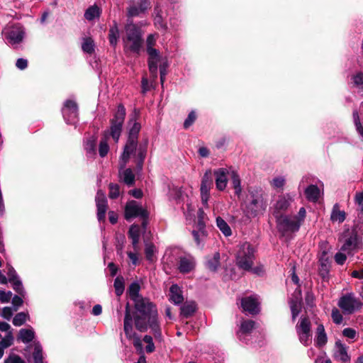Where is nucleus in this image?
Segmentation results:
<instances>
[{
    "instance_id": "6e6552de",
    "label": "nucleus",
    "mask_w": 363,
    "mask_h": 363,
    "mask_svg": "<svg viewBox=\"0 0 363 363\" xmlns=\"http://www.w3.org/2000/svg\"><path fill=\"white\" fill-rule=\"evenodd\" d=\"M276 218L278 230L284 236H288L290 233L297 232L301 225L298 217L276 216Z\"/></svg>"
},
{
    "instance_id": "c9c22d12",
    "label": "nucleus",
    "mask_w": 363,
    "mask_h": 363,
    "mask_svg": "<svg viewBox=\"0 0 363 363\" xmlns=\"http://www.w3.org/2000/svg\"><path fill=\"white\" fill-rule=\"evenodd\" d=\"M220 256L219 252H215L211 257H209L206 262V266L211 271L215 272L220 266Z\"/></svg>"
},
{
    "instance_id": "2f4dec72",
    "label": "nucleus",
    "mask_w": 363,
    "mask_h": 363,
    "mask_svg": "<svg viewBox=\"0 0 363 363\" xmlns=\"http://www.w3.org/2000/svg\"><path fill=\"white\" fill-rule=\"evenodd\" d=\"M119 165H121L120 163ZM125 167V166L123 168L121 167V166H120L119 175L124 182V183H125L128 186H131L135 182V174L131 169H126L123 171H121Z\"/></svg>"
},
{
    "instance_id": "bf43d9fd",
    "label": "nucleus",
    "mask_w": 363,
    "mask_h": 363,
    "mask_svg": "<svg viewBox=\"0 0 363 363\" xmlns=\"http://www.w3.org/2000/svg\"><path fill=\"white\" fill-rule=\"evenodd\" d=\"M154 16V23H155V26L158 29H162L164 30H166L167 26L163 22L162 16L158 15V16Z\"/></svg>"
},
{
    "instance_id": "a19ab883",
    "label": "nucleus",
    "mask_w": 363,
    "mask_h": 363,
    "mask_svg": "<svg viewBox=\"0 0 363 363\" xmlns=\"http://www.w3.org/2000/svg\"><path fill=\"white\" fill-rule=\"evenodd\" d=\"M34 363H43V349L39 342H34V352L33 353Z\"/></svg>"
},
{
    "instance_id": "774afa93",
    "label": "nucleus",
    "mask_w": 363,
    "mask_h": 363,
    "mask_svg": "<svg viewBox=\"0 0 363 363\" xmlns=\"http://www.w3.org/2000/svg\"><path fill=\"white\" fill-rule=\"evenodd\" d=\"M5 363H25V362L18 355H10Z\"/></svg>"
},
{
    "instance_id": "864d4df0",
    "label": "nucleus",
    "mask_w": 363,
    "mask_h": 363,
    "mask_svg": "<svg viewBox=\"0 0 363 363\" xmlns=\"http://www.w3.org/2000/svg\"><path fill=\"white\" fill-rule=\"evenodd\" d=\"M155 252V247L154 246V245L147 243L145 245V252L147 259H148L149 261H152Z\"/></svg>"
},
{
    "instance_id": "603ef678",
    "label": "nucleus",
    "mask_w": 363,
    "mask_h": 363,
    "mask_svg": "<svg viewBox=\"0 0 363 363\" xmlns=\"http://www.w3.org/2000/svg\"><path fill=\"white\" fill-rule=\"evenodd\" d=\"M143 341L147 344L145 348L147 353H152L155 351V345L152 341V337L150 335H145L143 337Z\"/></svg>"
},
{
    "instance_id": "37998d69",
    "label": "nucleus",
    "mask_w": 363,
    "mask_h": 363,
    "mask_svg": "<svg viewBox=\"0 0 363 363\" xmlns=\"http://www.w3.org/2000/svg\"><path fill=\"white\" fill-rule=\"evenodd\" d=\"M352 117L356 130L361 137L362 140H363V126L361 123L359 116L357 111H353Z\"/></svg>"
},
{
    "instance_id": "79ce46f5",
    "label": "nucleus",
    "mask_w": 363,
    "mask_h": 363,
    "mask_svg": "<svg viewBox=\"0 0 363 363\" xmlns=\"http://www.w3.org/2000/svg\"><path fill=\"white\" fill-rule=\"evenodd\" d=\"M28 320H29V315L28 313L21 312L17 313L13 319V324L15 326H21L23 325Z\"/></svg>"
},
{
    "instance_id": "69168bd1",
    "label": "nucleus",
    "mask_w": 363,
    "mask_h": 363,
    "mask_svg": "<svg viewBox=\"0 0 363 363\" xmlns=\"http://www.w3.org/2000/svg\"><path fill=\"white\" fill-rule=\"evenodd\" d=\"M354 83L359 88L363 89V73H357L353 77Z\"/></svg>"
},
{
    "instance_id": "ea45409f",
    "label": "nucleus",
    "mask_w": 363,
    "mask_h": 363,
    "mask_svg": "<svg viewBox=\"0 0 363 363\" xmlns=\"http://www.w3.org/2000/svg\"><path fill=\"white\" fill-rule=\"evenodd\" d=\"M14 337L13 335V331H9L6 335L0 341V347L4 351V349H6L11 346L13 343Z\"/></svg>"
},
{
    "instance_id": "4c0bfd02",
    "label": "nucleus",
    "mask_w": 363,
    "mask_h": 363,
    "mask_svg": "<svg viewBox=\"0 0 363 363\" xmlns=\"http://www.w3.org/2000/svg\"><path fill=\"white\" fill-rule=\"evenodd\" d=\"M216 225L223 234L228 237L231 235L232 231L229 225L220 217H217Z\"/></svg>"
},
{
    "instance_id": "c85d7f7f",
    "label": "nucleus",
    "mask_w": 363,
    "mask_h": 363,
    "mask_svg": "<svg viewBox=\"0 0 363 363\" xmlns=\"http://www.w3.org/2000/svg\"><path fill=\"white\" fill-rule=\"evenodd\" d=\"M192 235L196 246L199 248H203L208 236L206 230H198L194 229L192 230Z\"/></svg>"
},
{
    "instance_id": "39448f33",
    "label": "nucleus",
    "mask_w": 363,
    "mask_h": 363,
    "mask_svg": "<svg viewBox=\"0 0 363 363\" xmlns=\"http://www.w3.org/2000/svg\"><path fill=\"white\" fill-rule=\"evenodd\" d=\"M255 250L249 242L239 245L236 254V264L239 268L249 271L251 269L255 259Z\"/></svg>"
},
{
    "instance_id": "3c124183",
    "label": "nucleus",
    "mask_w": 363,
    "mask_h": 363,
    "mask_svg": "<svg viewBox=\"0 0 363 363\" xmlns=\"http://www.w3.org/2000/svg\"><path fill=\"white\" fill-rule=\"evenodd\" d=\"M342 335L350 340H355L357 337V332L352 328H346L342 330Z\"/></svg>"
},
{
    "instance_id": "58836bf2",
    "label": "nucleus",
    "mask_w": 363,
    "mask_h": 363,
    "mask_svg": "<svg viewBox=\"0 0 363 363\" xmlns=\"http://www.w3.org/2000/svg\"><path fill=\"white\" fill-rule=\"evenodd\" d=\"M101 13V9L99 6L94 5L90 6L85 12L84 17L89 21H91L99 17Z\"/></svg>"
},
{
    "instance_id": "9b49d317",
    "label": "nucleus",
    "mask_w": 363,
    "mask_h": 363,
    "mask_svg": "<svg viewBox=\"0 0 363 363\" xmlns=\"http://www.w3.org/2000/svg\"><path fill=\"white\" fill-rule=\"evenodd\" d=\"M151 8L150 0H133L127 9L128 15L130 17L141 16Z\"/></svg>"
},
{
    "instance_id": "cd10ccee",
    "label": "nucleus",
    "mask_w": 363,
    "mask_h": 363,
    "mask_svg": "<svg viewBox=\"0 0 363 363\" xmlns=\"http://www.w3.org/2000/svg\"><path fill=\"white\" fill-rule=\"evenodd\" d=\"M328 342V337L325 331V328L323 324H320L318 325L316 332H315V345L321 347L324 346Z\"/></svg>"
},
{
    "instance_id": "72a5a7b5",
    "label": "nucleus",
    "mask_w": 363,
    "mask_h": 363,
    "mask_svg": "<svg viewBox=\"0 0 363 363\" xmlns=\"http://www.w3.org/2000/svg\"><path fill=\"white\" fill-rule=\"evenodd\" d=\"M255 323L252 320H243L241 323L240 330L238 333V335L240 340L244 339V335H247L255 328Z\"/></svg>"
},
{
    "instance_id": "f704fd0d",
    "label": "nucleus",
    "mask_w": 363,
    "mask_h": 363,
    "mask_svg": "<svg viewBox=\"0 0 363 363\" xmlns=\"http://www.w3.org/2000/svg\"><path fill=\"white\" fill-rule=\"evenodd\" d=\"M231 182L233 184V187L235 190V195L239 198L242 193V186H241V181L238 174L232 171L230 172Z\"/></svg>"
},
{
    "instance_id": "473e14b6",
    "label": "nucleus",
    "mask_w": 363,
    "mask_h": 363,
    "mask_svg": "<svg viewBox=\"0 0 363 363\" xmlns=\"http://www.w3.org/2000/svg\"><path fill=\"white\" fill-rule=\"evenodd\" d=\"M326 254L323 252V255L320 258V267L319 274L323 279H325L328 277L330 271V262L328 257H325Z\"/></svg>"
},
{
    "instance_id": "e433bc0d",
    "label": "nucleus",
    "mask_w": 363,
    "mask_h": 363,
    "mask_svg": "<svg viewBox=\"0 0 363 363\" xmlns=\"http://www.w3.org/2000/svg\"><path fill=\"white\" fill-rule=\"evenodd\" d=\"M196 308V305L195 302H186L181 308V314L183 316L188 318L195 312Z\"/></svg>"
},
{
    "instance_id": "1a4fd4ad",
    "label": "nucleus",
    "mask_w": 363,
    "mask_h": 363,
    "mask_svg": "<svg viewBox=\"0 0 363 363\" xmlns=\"http://www.w3.org/2000/svg\"><path fill=\"white\" fill-rule=\"evenodd\" d=\"M296 331L301 344L308 346L312 341L311 320L307 317H301L296 325Z\"/></svg>"
},
{
    "instance_id": "412c9836",
    "label": "nucleus",
    "mask_w": 363,
    "mask_h": 363,
    "mask_svg": "<svg viewBox=\"0 0 363 363\" xmlns=\"http://www.w3.org/2000/svg\"><path fill=\"white\" fill-rule=\"evenodd\" d=\"M301 290H296L294 293V297L289 301V306L291 312L292 320L294 321L301 312Z\"/></svg>"
},
{
    "instance_id": "a18cd8bd",
    "label": "nucleus",
    "mask_w": 363,
    "mask_h": 363,
    "mask_svg": "<svg viewBox=\"0 0 363 363\" xmlns=\"http://www.w3.org/2000/svg\"><path fill=\"white\" fill-rule=\"evenodd\" d=\"M9 282L12 284L13 290L16 293H18L21 296L24 297L26 296V291L24 290L22 281H21L20 278Z\"/></svg>"
},
{
    "instance_id": "ddd939ff",
    "label": "nucleus",
    "mask_w": 363,
    "mask_h": 363,
    "mask_svg": "<svg viewBox=\"0 0 363 363\" xmlns=\"http://www.w3.org/2000/svg\"><path fill=\"white\" fill-rule=\"evenodd\" d=\"M147 212L137 201H130L127 203L125 208V218L126 220L135 217L147 218Z\"/></svg>"
},
{
    "instance_id": "052dcab7",
    "label": "nucleus",
    "mask_w": 363,
    "mask_h": 363,
    "mask_svg": "<svg viewBox=\"0 0 363 363\" xmlns=\"http://www.w3.org/2000/svg\"><path fill=\"white\" fill-rule=\"evenodd\" d=\"M187 211L185 212L186 219H191L194 216L196 206L192 202L186 203Z\"/></svg>"
},
{
    "instance_id": "20e7f679",
    "label": "nucleus",
    "mask_w": 363,
    "mask_h": 363,
    "mask_svg": "<svg viewBox=\"0 0 363 363\" xmlns=\"http://www.w3.org/2000/svg\"><path fill=\"white\" fill-rule=\"evenodd\" d=\"M125 116V109L123 105H119L113 118L111 120L110 130L104 132V137L100 142L99 151L101 157H105L108 152L109 146L107 140L109 136H111L116 143L118 141Z\"/></svg>"
},
{
    "instance_id": "680f3d73",
    "label": "nucleus",
    "mask_w": 363,
    "mask_h": 363,
    "mask_svg": "<svg viewBox=\"0 0 363 363\" xmlns=\"http://www.w3.org/2000/svg\"><path fill=\"white\" fill-rule=\"evenodd\" d=\"M133 343L136 350L141 352L143 351V344L140 337L138 335H135L132 337Z\"/></svg>"
},
{
    "instance_id": "a878e982",
    "label": "nucleus",
    "mask_w": 363,
    "mask_h": 363,
    "mask_svg": "<svg viewBox=\"0 0 363 363\" xmlns=\"http://www.w3.org/2000/svg\"><path fill=\"white\" fill-rule=\"evenodd\" d=\"M128 235L132 240L133 250L137 251L139 249L140 236V230L139 226L136 225H131L128 231Z\"/></svg>"
},
{
    "instance_id": "338daca9",
    "label": "nucleus",
    "mask_w": 363,
    "mask_h": 363,
    "mask_svg": "<svg viewBox=\"0 0 363 363\" xmlns=\"http://www.w3.org/2000/svg\"><path fill=\"white\" fill-rule=\"evenodd\" d=\"M12 315H13V311L11 307L6 306L2 309L1 316L4 318L9 320L11 318Z\"/></svg>"
},
{
    "instance_id": "6e6d98bb",
    "label": "nucleus",
    "mask_w": 363,
    "mask_h": 363,
    "mask_svg": "<svg viewBox=\"0 0 363 363\" xmlns=\"http://www.w3.org/2000/svg\"><path fill=\"white\" fill-rule=\"evenodd\" d=\"M119 186L115 184H110L109 185V197L116 199L119 196Z\"/></svg>"
},
{
    "instance_id": "f3484780",
    "label": "nucleus",
    "mask_w": 363,
    "mask_h": 363,
    "mask_svg": "<svg viewBox=\"0 0 363 363\" xmlns=\"http://www.w3.org/2000/svg\"><path fill=\"white\" fill-rule=\"evenodd\" d=\"M149 70L154 78L157 76L158 63L160 62V55L157 50L154 48L147 49Z\"/></svg>"
},
{
    "instance_id": "4be33fe9",
    "label": "nucleus",
    "mask_w": 363,
    "mask_h": 363,
    "mask_svg": "<svg viewBox=\"0 0 363 363\" xmlns=\"http://www.w3.org/2000/svg\"><path fill=\"white\" fill-rule=\"evenodd\" d=\"M229 172L225 168H219L214 171L216 177V188L219 191H223L225 189L228 184V175Z\"/></svg>"
},
{
    "instance_id": "c03bdc74",
    "label": "nucleus",
    "mask_w": 363,
    "mask_h": 363,
    "mask_svg": "<svg viewBox=\"0 0 363 363\" xmlns=\"http://www.w3.org/2000/svg\"><path fill=\"white\" fill-rule=\"evenodd\" d=\"M119 38V30L118 26L115 24L109 30L108 38L110 44L113 46H116Z\"/></svg>"
},
{
    "instance_id": "f03ea898",
    "label": "nucleus",
    "mask_w": 363,
    "mask_h": 363,
    "mask_svg": "<svg viewBox=\"0 0 363 363\" xmlns=\"http://www.w3.org/2000/svg\"><path fill=\"white\" fill-rule=\"evenodd\" d=\"M140 130V124L134 121L129 131L128 141L120 157V164L122 168L126 165L133 152H135L137 168L139 171L143 169V162L147 154V145L145 144L137 148L138 134Z\"/></svg>"
},
{
    "instance_id": "49530a36",
    "label": "nucleus",
    "mask_w": 363,
    "mask_h": 363,
    "mask_svg": "<svg viewBox=\"0 0 363 363\" xmlns=\"http://www.w3.org/2000/svg\"><path fill=\"white\" fill-rule=\"evenodd\" d=\"M95 147H96V138L92 137L88 139L84 145V148L86 151V153L89 155H94L95 152Z\"/></svg>"
},
{
    "instance_id": "5fc2aeb1",
    "label": "nucleus",
    "mask_w": 363,
    "mask_h": 363,
    "mask_svg": "<svg viewBox=\"0 0 363 363\" xmlns=\"http://www.w3.org/2000/svg\"><path fill=\"white\" fill-rule=\"evenodd\" d=\"M7 268V276H8V281H12L13 280H15L16 279H18L19 277L18 276L16 270L14 268L9 264L6 265Z\"/></svg>"
},
{
    "instance_id": "9d476101",
    "label": "nucleus",
    "mask_w": 363,
    "mask_h": 363,
    "mask_svg": "<svg viewBox=\"0 0 363 363\" xmlns=\"http://www.w3.org/2000/svg\"><path fill=\"white\" fill-rule=\"evenodd\" d=\"M362 247V243L360 238L354 233L345 238L342 245L341 246V251L347 253L349 256L354 255Z\"/></svg>"
},
{
    "instance_id": "4468645a",
    "label": "nucleus",
    "mask_w": 363,
    "mask_h": 363,
    "mask_svg": "<svg viewBox=\"0 0 363 363\" xmlns=\"http://www.w3.org/2000/svg\"><path fill=\"white\" fill-rule=\"evenodd\" d=\"M62 115L67 123L74 124L78 116V107L75 101L67 100L62 109Z\"/></svg>"
},
{
    "instance_id": "de8ad7c7",
    "label": "nucleus",
    "mask_w": 363,
    "mask_h": 363,
    "mask_svg": "<svg viewBox=\"0 0 363 363\" xmlns=\"http://www.w3.org/2000/svg\"><path fill=\"white\" fill-rule=\"evenodd\" d=\"M114 288L116 294L118 296H120L123 294L124 291V280L123 277H118L116 278L114 281Z\"/></svg>"
},
{
    "instance_id": "393cba45",
    "label": "nucleus",
    "mask_w": 363,
    "mask_h": 363,
    "mask_svg": "<svg viewBox=\"0 0 363 363\" xmlns=\"http://www.w3.org/2000/svg\"><path fill=\"white\" fill-rule=\"evenodd\" d=\"M346 218V213L345 211L340 210L338 203L334 204L330 213V220L333 223H342Z\"/></svg>"
},
{
    "instance_id": "423d86ee",
    "label": "nucleus",
    "mask_w": 363,
    "mask_h": 363,
    "mask_svg": "<svg viewBox=\"0 0 363 363\" xmlns=\"http://www.w3.org/2000/svg\"><path fill=\"white\" fill-rule=\"evenodd\" d=\"M338 307L345 315H351L359 311L363 306V303L353 293H347L338 300Z\"/></svg>"
},
{
    "instance_id": "2eb2a0df",
    "label": "nucleus",
    "mask_w": 363,
    "mask_h": 363,
    "mask_svg": "<svg viewBox=\"0 0 363 363\" xmlns=\"http://www.w3.org/2000/svg\"><path fill=\"white\" fill-rule=\"evenodd\" d=\"M243 311L255 315L259 312V302L257 296H250L241 299Z\"/></svg>"
},
{
    "instance_id": "a211bd4d",
    "label": "nucleus",
    "mask_w": 363,
    "mask_h": 363,
    "mask_svg": "<svg viewBox=\"0 0 363 363\" xmlns=\"http://www.w3.org/2000/svg\"><path fill=\"white\" fill-rule=\"evenodd\" d=\"M95 200L97 207L98 220L99 221L104 220L107 211V200L104 193L101 190H99L97 191Z\"/></svg>"
},
{
    "instance_id": "dca6fc26",
    "label": "nucleus",
    "mask_w": 363,
    "mask_h": 363,
    "mask_svg": "<svg viewBox=\"0 0 363 363\" xmlns=\"http://www.w3.org/2000/svg\"><path fill=\"white\" fill-rule=\"evenodd\" d=\"M212 186V179L210 172H206L201 184V198L202 203L208 206V201L210 195V189Z\"/></svg>"
},
{
    "instance_id": "09e8293b",
    "label": "nucleus",
    "mask_w": 363,
    "mask_h": 363,
    "mask_svg": "<svg viewBox=\"0 0 363 363\" xmlns=\"http://www.w3.org/2000/svg\"><path fill=\"white\" fill-rule=\"evenodd\" d=\"M84 52L91 54L94 50V43L90 38H85L82 45Z\"/></svg>"
},
{
    "instance_id": "0e129e2a",
    "label": "nucleus",
    "mask_w": 363,
    "mask_h": 363,
    "mask_svg": "<svg viewBox=\"0 0 363 363\" xmlns=\"http://www.w3.org/2000/svg\"><path fill=\"white\" fill-rule=\"evenodd\" d=\"M12 293L11 291H0V301L3 303H9L11 298Z\"/></svg>"
},
{
    "instance_id": "8fccbe9b",
    "label": "nucleus",
    "mask_w": 363,
    "mask_h": 363,
    "mask_svg": "<svg viewBox=\"0 0 363 363\" xmlns=\"http://www.w3.org/2000/svg\"><path fill=\"white\" fill-rule=\"evenodd\" d=\"M331 318L334 323L340 325L343 321L342 313L337 308H333L331 311Z\"/></svg>"
},
{
    "instance_id": "4d7b16f0",
    "label": "nucleus",
    "mask_w": 363,
    "mask_h": 363,
    "mask_svg": "<svg viewBox=\"0 0 363 363\" xmlns=\"http://www.w3.org/2000/svg\"><path fill=\"white\" fill-rule=\"evenodd\" d=\"M270 184L274 188H282L285 184V179L282 177H277L274 178Z\"/></svg>"
},
{
    "instance_id": "aec40b11",
    "label": "nucleus",
    "mask_w": 363,
    "mask_h": 363,
    "mask_svg": "<svg viewBox=\"0 0 363 363\" xmlns=\"http://www.w3.org/2000/svg\"><path fill=\"white\" fill-rule=\"evenodd\" d=\"M334 357L342 362H347L350 360V356L347 354V347L340 340H337L335 343Z\"/></svg>"
},
{
    "instance_id": "7ed1b4c3",
    "label": "nucleus",
    "mask_w": 363,
    "mask_h": 363,
    "mask_svg": "<svg viewBox=\"0 0 363 363\" xmlns=\"http://www.w3.org/2000/svg\"><path fill=\"white\" fill-rule=\"evenodd\" d=\"M267 206V198L264 191L262 189H255L249 191L243 203V211L247 218H256L265 213Z\"/></svg>"
},
{
    "instance_id": "c756f323",
    "label": "nucleus",
    "mask_w": 363,
    "mask_h": 363,
    "mask_svg": "<svg viewBox=\"0 0 363 363\" xmlns=\"http://www.w3.org/2000/svg\"><path fill=\"white\" fill-rule=\"evenodd\" d=\"M305 194L308 201L316 202L320 197V191L317 186L312 184L305 189Z\"/></svg>"
},
{
    "instance_id": "bb28decb",
    "label": "nucleus",
    "mask_w": 363,
    "mask_h": 363,
    "mask_svg": "<svg viewBox=\"0 0 363 363\" xmlns=\"http://www.w3.org/2000/svg\"><path fill=\"white\" fill-rule=\"evenodd\" d=\"M169 300L174 304H179L184 301L182 291L177 284H173L169 289Z\"/></svg>"
},
{
    "instance_id": "13d9d810",
    "label": "nucleus",
    "mask_w": 363,
    "mask_h": 363,
    "mask_svg": "<svg viewBox=\"0 0 363 363\" xmlns=\"http://www.w3.org/2000/svg\"><path fill=\"white\" fill-rule=\"evenodd\" d=\"M347 253L341 250L337 252L335 255V261L337 264L342 265L347 259Z\"/></svg>"
},
{
    "instance_id": "f257e3e1",
    "label": "nucleus",
    "mask_w": 363,
    "mask_h": 363,
    "mask_svg": "<svg viewBox=\"0 0 363 363\" xmlns=\"http://www.w3.org/2000/svg\"><path fill=\"white\" fill-rule=\"evenodd\" d=\"M140 286L137 282L132 283L128 288V294L134 303L135 309L133 315L135 326L140 332H145L150 328L155 337L162 341V336L156 306L149 299L140 295Z\"/></svg>"
},
{
    "instance_id": "5701e85b",
    "label": "nucleus",
    "mask_w": 363,
    "mask_h": 363,
    "mask_svg": "<svg viewBox=\"0 0 363 363\" xmlns=\"http://www.w3.org/2000/svg\"><path fill=\"white\" fill-rule=\"evenodd\" d=\"M133 316L130 313L129 305L127 304L125 307V318H124V332L128 339H132V337L136 333L133 330Z\"/></svg>"
},
{
    "instance_id": "7c9ffc66",
    "label": "nucleus",
    "mask_w": 363,
    "mask_h": 363,
    "mask_svg": "<svg viewBox=\"0 0 363 363\" xmlns=\"http://www.w3.org/2000/svg\"><path fill=\"white\" fill-rule=\"evenodd\" d=\"M35 337V331L33 328H23L19 330L18 340L23 343L30 342Z\"/></svg>"
},
{
    "instance_id": "0eeeda50",
    "label": "nucleus",
    "mask_w": 363,
    "mask_h": 363,
    "mask_svg": "<svg viewBox=\"0 0 363 363\" xmlns=\"http://www.w3.org/2000/svg\"><path fill=\"white\" fill-rule=\"evenodd\" d=\"M126 38L123 39L125 49L133 52H138L142 44L139 29L133 23L125 27Z\"/></svg>"
},
{
    "instance_id": "6ab92c4d",
    "label": "nucleus",
    "mask_w": 363,
    "mask_h": 363,
    "mask_svg": "<svg viewBox=\"0 0 363 363\" xmlns=\"http://www.w3.org/2000/svg\"><path fill=\"white\" fill-rule=\"evenodd\" d=\"M293 199L289 194L280 195L274 203V214L278 216L281 211H286L290 206Z\"/></svg>"
},
{
    "instance_id": "f8f14e48",
    "label": "nucleus",
    "mask_w": 363,
    "mask_h": 363,
    "mask_svg": "<svg viewBox=\"0 0 363 363\" xmlns=\"http://www.w3.org/2000/svg\"><path fill=\"white\" fill-rule=\"evenodd\" d=\"M24 33L23 28L21 26H12L6 31L5 38L9 44L16 47L23 41Z\"/></svg>"
},
{
    "instance_id": "e2e57ef3",
    "label": "nucleus",
    "mask_w": 363,
    "mask_h": 363,
    "mask_svg": "<svg viewBox=\"0 0 363 363\" xmlns=\"http://www.w3.org/2000/svg\"><path fill=\"white\" fill-rule=\"evenodd\" d=\"M196 113L194 111H191L188 115L187 118L184 121V126L185 128H188L191 126L196 120Z\"/></svg>"
},
{
    "instance_id": "b1692460",
    "label": "nucleus",
    "mask_w": 363,
    "mask_h": 363,
    "mask_svg": "<svg viewBox=\"0 0 363 363\" xmlns=\"http://www.w3.org/2000/svg\"><path fill=\"white\" fill-rule=\"evenodd\" d=\"M195 267V260L191 256L180 257L178 269L181 273L185 274L191 272Z\"/></svg>"
}]
</instances>
